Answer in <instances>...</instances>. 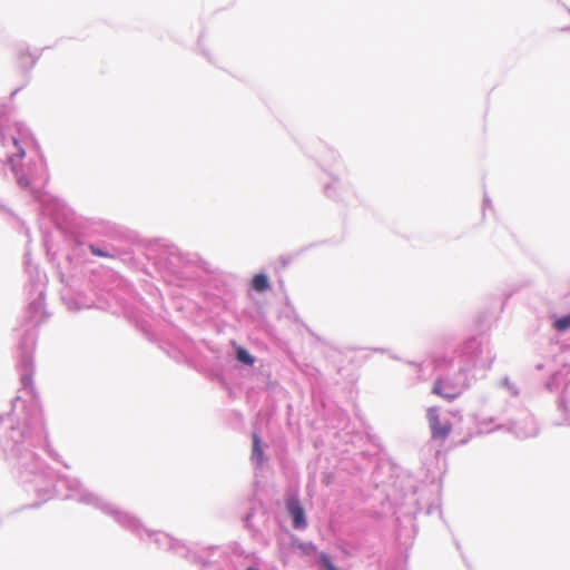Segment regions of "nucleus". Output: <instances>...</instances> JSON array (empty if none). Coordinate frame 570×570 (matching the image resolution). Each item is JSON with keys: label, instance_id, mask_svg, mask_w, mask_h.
<instances>
[{"label": "nucleus", "instance_id": "obj_1", "mask_svg": "<svg viewBox=\"0 0 570 570\" xmlns=\"http://www.w3.org/2000/svg\"><path fill=\"white\" fill-rule=\"evenodd\" d=\"M426 417L434 440L444 441L452 432V424L450 422L442 423L440 420L439 410L436 407H429Z\"/></svg>", "mask_w": 570, "mask_h": 570}, {"label": "nucleus", "instance_id": "obj_2", "mask_svg": "<svg viewBox=\"0 0 570 570\" xmlns=\"http://www.w3.org/2000/svg\"><path fill=\"white\" fill-rule=\"evenodd\" d=\"M289 515L293 518V527L295 529H304L307 525L305 511L297 498H291L286 502Z\"/></svg>", "mask_w": 570, "mask_h": 570}, {"label": "nucleus", "instance_id": "obj_3", "mask_svg": "<svg viewBox=\"0 0 570 570\" xmlns=\"http://www.w3.org/2000/svg\"><path fill=\"white\" fill-rule=\"evenodd\" d=\"M432 392L449 402L461 395V391H450V389L445 385V381L442 379H439L434 382Z\"/></svg>", "mask_w": 570, "mask_h": 570}, {"label": "nucleus", "instance_id": "obj_4", "mask_svg": "<svg viewBox=\"0 0 570 570\" xmlns=\"http://www.w3.org/2000/svg\"><path fill=\"white\" fill-rule=\"evenodd\" d=\"M37 58L26 48H21L17 52V65L22 70H28L35 66Z\"/></svg>", "mask_w": 570, "mask_h": 570}, {"label": "nucleus", "instance_id": "obj_5", "mask_svg": "<svg viewBox=\"0 0 570 570\" xmlns=\"http://www.w3.org/2000/svg\"><path fill=\"white\" fill-rule=\"evenodd\" d=\"M252 286L258 293L267 291L269 288L267 276L264 274H256L252 279Z\"/></svg>", "mask_w": 570, "mask_h": 570}, {"label": "nucleus", "instance_id": "obj_6", "mask_svg": "<svg viewBox=\"0 0 570 570\" xmlns=\"http://www.w3.org/2000/svg\"><path fill=\"white\" fill-rule=\"evenodd\" d=\"M553 327L558 332H564L570 328V313L554 321Z\"/></svg>", "mask_w": 570, "mask_h": 570}, {"label": "nucleus", "instance_id": "obj_7", "mask_svg": "<svg viewBox=\"0 0 570 570\" xmlns=\"http://www.w3.org/2000/svg\"><path fill=\"white\" fill-rule=\"evenodd\" d=\"M236 357L239 362L247 365H253L255 361L254 357L245 348L242 347L237 350Z\"/></svg>", "mask_w": 570, "mask_h": 570}, {"label": "nucleus", "instance_id": "obj_8", "mask_svg": "<svg viewBox=\"0 0 570 570\" xmlns=\"http://www.w3.org/2000/svg\"><path fill=\"white\" fill-rule=\"evenodd\" d=\"M253 454L257 456L258 460L263 458V450L261 448V440L257 434H253Z\"/></svg>", "mask_w": 570, "mask_h": 570}, {"label": "nucleus", "instance_id": "obj_9", "mask_svg": "<svg viewBox=\"0 0 570 570\" xmlns=\"http://www.w3.org/2000/svg\"><path fill=\"white\" fill-rule=\"evenodd\" d=\"M320 560L324 570H338L326 553H320Z\"/></svg>", "mask_w": 570, "mask_h": 570}, {"label": "nucleus", "instance_id": "obj_10", "mask_svg": "<svg viewBox=\"0 0 570 570\" xmlns=\"http://www.w3.org/2000/svg\"><path fill=\"white\" fill-rule=\"evenodd\" d=\"M90 252L96 255V256H100V257H110V255L104 250H101L100 248L91 245L90 247Z\"/></svg>", "mask_w": 570, "mask_h": 570}, {"label": "nucleus", "instance_id": "obj_11", "mask_svg": "<svg viewBox=\"0 0 570 570\" xmlns=\"http://www.w3.org/2000/svg\"><path fill=\"white\" fill-rule=\"evenodd\" d=\"M13 142H14V145L19 149L18 156L21 157V158L24 157V150L21 147L18 146V141L14 139Z\"/></svg>", "mask_w": 570, "mask_h": 570}, {"label": "nucleus", "instance_id": "obj_12", "mask_svg": "<svg viewBox=\"0 0 570 570\" xmlns=\"http://www.w3.org/2000/svg\"><path fill=\"white\" fill-rule=\"evenodd\" d=\"M18 183L20 186H23V187L28 186V180L26 178H19Z\"/></svg>", "mask_w": 570, "mask_h": 570}, {"label": "nucleus", "instance_id": "obj_13", "mask_svg": "<svg viewBox=\"0 0 570 570\" xmlns=\"http://www.w3.org/2000/svg\"><path fill=\"white\" fill-rule=\"evenodd\" d=\"M247 570H255L254 568H248Z\"/></svg>", "mask_w": 570, "mask_h": 570}]
</instances>
